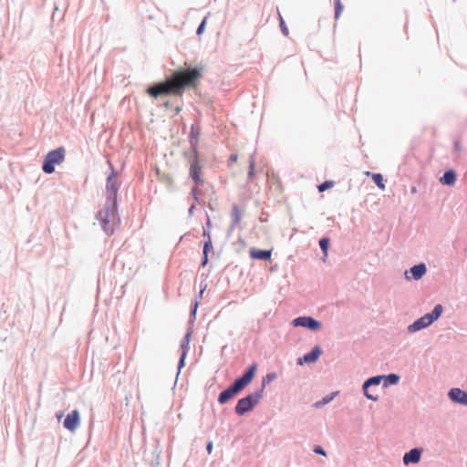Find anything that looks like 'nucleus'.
Masks as SVG:
<instances>
[{
  "label": "nucleus",
  "mask_w": 467,
  "mask_h": 467,
  "mask_svg": "<svg viewBox=\"0 0 467 467\" xmlns=\"http://www.w3.org/2000/svg\"><path fill=\"white\" fill-rule=\"evenodd\" d=\"M202 67L175 70L171 78L177 90L178 96H182L186 88H195L202 78Z\"/></svg>",
  "instance_id": "1"
},
{
  "label": "nucleus",
  "mask_w": 467,
  "mask_h": 467,
  "mask_svg": "<svg viewBox=\"0 0 467 467\" xmlns=\"http://www.w3.org/2000/svg\"><path fill=\"white\" fill-rule=\"evenodd\" d=\"M97 218L105 233L112 234L119 223L116 203L107 202L105 207L98 213Z\"/></svg>",
  "instance_id": "2"
},
{
  "label": "nucleus",
  "mask_w": 467,
  "mask_h": 467,
  "mask_svg": "<svg viewBox=\"0 0 467 467\" xmlns=\"http://www.w3.org/2000/svg\"><path fill=\"white\" fill-rule=\"evenodd\" d=\"M265 388V384H262L261 388L254 393L248 395L245 398L241 399L236 407L235 412L238 415H244V413L252 410L254 407L259 402L262 398V393Z\"/></svg>",
  "instance_id": "3"
},
{
  "label": "nucleus",
  "mask_w": 467,
  "mask_h": 467,
  "mask_svg": "<svg viewBox=\"0 0 467 467\" xmlns=\"http://www.w3.org/2000/svg\"><path fill=\"white\" fill-rule=\"evenodd\" d=\"M66 150L63 147L49 151L44 161L43 171L47 174H51L55 171V166L60 164L65 160Z\"/></svg>",
  "instance_id": "4"
},
{
  "label": "nucleus",
  "mask_w": 467,
  "mask_h": 467,
  "mask_svg": "<svg viewBox=\"0 0 467 467\" xmlns=\"http://www.w3.org/2000/svg\"><path fill=\"white\" fill-rule=\"evenodd\" d=\"M147 93L153 97L160 96H178L177 90L171 78L165 81L160 82L147 88Z\"/></svg>",
  "instance_id": "5"
},
{
  "label": "nucleus",
  "mask_w": 467,
  "mask_h": 467,
  "mask_svg": "<svg viewBox=\"0 0 467 467\" xmlns=\"http://www.w3.org/2000/svg\"><path fill=\"white\" fill-rule=\"evenodd\" d=\"M442 313V306L441 305H437L431 313H428L421 317L420 318L417 319L414 323L409 326L408 329L410 332H416L422 328L427 327L430 326L432 322H434L436 319L440 317V316Z\"/></svg>",
  "instance_id": "6"
},
{
  "label": "nucleus",
  "mask_w": 467,
  "mask_h": 467,
  "mask_svg": "<svg viewBox=\"0 0 467 467\" xmlns=\"http://www.w3.org/2000/svg\"><path fill=\"white\" fill-rule=\"evenodd\" d=\"M397 382L398 381H365L363 385L364 394L368 399L377 400L379 397L380 390Z\"/></svg>",
  "instance_id": "7"
},
{
  "label": "nucleus",
  "mask_w": 467,
  "mask_h": 467,
  "mask_svg": "<svg viewBox=\"0 0 467 467\" xmlns=\"http://www.w3.org/2000/svg\"><path fill=\"white\" fill-rule=\"evenodd\" d=\"M250 381H235L234 384L227 389L221 392L218 401L221 404L227 402L234 394L242 390Z\"/></svg>",
  "instance_id": "8"
},
{
  "label": "nucleus",
  "mask_w": 467,
  "mask_h": 467,
  "mask_svg": "<svg viewBox=\"0 0 467 467\" xmlns=\"http://www.w3.org/2000/svg\"><path fill=\"white\" fill-rule=\"evenodd\" d=\"M107 192H108V202H117V194H118V182H117V174L112 172L110 176H109L107 180L106 185Z\"/></svg>",
  "instance_id": "9"
},
{
  "label": "nucleus",
  "mask_w": 467,
  "mask_h": 467,
  "mask_svg": "<svg viewBox=\"0 0 467 467\" xmlns=\"http://www.w3.org/2000/svg\"><path fill=\"white\" fill-rule=\"evenodd\" d=\"M295 327H304L311 330H317L320 328L321 324L310 317H300L293 320Z\"/></svg>",
  "instance_id": "10"
},
{
  "label": "nucleus",
  "mask_w": 467,
  "mask_h": 467,
  "mask_svg": "<svg viewBox=\"0 0 467 467\" xmlns=\"http://www.w3.org/2000/svg\"><path fill=\"white\" fill-rule=\"evenodd\" d=\"M201 174L202 167L199 163L198 158L195 156L190 166V176L194 181L196 185L203 183V181L201 178Z\"/></svg>",
  "instance_id": "11"
},
{
  "label": "nucleus",
  "mask_w": 467,
  "mask_h": 467,
  "mask_svg": "<svg viewBox=\"0 0 467 467\" xmlns=\"http://www.w3.org/2000/svg\"><path fill=\"white\" fill-rule=\"evenodd\" d=\"M79 425V412L75 410L71 413L67 414L64 420V427L74 431Z\"/></svg>",
  "instance_id": "12"
},
{
  "label": "nucleus",
  "mask_w": 467,
  "mask_h": 467,
  "mask_svg": "<svg viewBox=\"0 0 467 467\" xmlns=\"http://www.w3.org/2000/svg\"><path fill=\"white\" fill-rule=\"evenodd\" d=\"M449 397L455 402L467 405V392L462 390L461 389H451L449 392Z\"/></svg>",
  "instance_id": "13"
},
{
  "label": "nucleus",
  "mask_w": 467,
  "mask_h": 467,
  "mask_svg": "<svg viewBox=\"0 0 467 467\" xmlns=\"http://www.w3.org/2000/svg\"><path fill=\"white\" fill-rule=\"evenodd\" d=\"M250 256L254 260H265L271 259L272 253L270 250H259L256 248H251L249 251Z\"/></svg>",
  "instance_id": "14"
},
{
  "label": "nucleus",
  "mask_w": 467,
  "mask_h": 467,
  "mask_svg": "<svg viewBox=\"0 0 467 467\" xmlns=\"http://www.w3.org/2000/svg\"><path fill=\"white\" fill-rule=\"evenodd\" d=\"M321 354V348L317 346L309 353L306 354L302 358L299 359V363H312L318 359Z\"/></svg>",
  "instance_id": "15"
},
{
  "label": "nucleus",
  "mask_w": 467,
  "mask_h": 467,
  "mask_svg": "<svg viewBox=\"0 0 467 467\" xmlns=\"http://www.w3.org/2000/svg\"><path fill=\"white\" fill-rule=\"evenodd\" d=\"M420 459V451L418 449H412L409 452L405 453L403 462L405 464L417 463Z\"/></svg>",
  "instance_id": "16"
},
{
  "label": "nucleus",
  "mask_w": 467,
  "mask_h": 467,
  "mask_svg": "<svg viewBox=\"0 0 467 467\" xmlns=\"http://www.w3.org/2000/svg\"><path fill=\"white\" fill-rule=\"evenodd\" d=\"M410 273L411 274L413 279L419 280L425 275L426 266L424 264L414 265L410 269Z\"/></svg>",
  "instance_id": "17"
},
{
  "label": "nucleus",
  "mask_w": 467,
  "mask_h": 467,
  "mask_svg": "<svg viewBox=\"0 0 467 467\" xmlns=\"http://www.w3.org/2000/svg\"><path fill=\"white\" fill-rule=\"evenodd\" d=\"M190 337H191V334L187 333L183 341L182 342L181 348H182V353L180 362H179V369L184 365V359H185V356H186V353H187V350L189 348Z\"/></svg>",
  "instance_id": "18"
},
{
  "label": "nucleus",
  "mask_w": 467,
  "mask_h": 467,
  "mask_svg": "<svg viewBox=\"0 0 467 467\" xmlns=\"http://www.w3.org/2000/svg\"><path fill=\"white\" fill-rule=\"evenodd\" d=\"M456 181V174L453 171H447L441 178L440 182L444 185H453Z\"/></svg>",
  "instance_id": "19"
},
{
  "label": "nucleus",
  "mask_w": 467,
  "mask_h": 467,
  "mask_svg": "<svg viewBox=\"0 0 467 467\" xmlns=\"http://www.w3.org/2000/svg\"><path fill=\"white\" fill-rule=\"evenodd\" d=\"M232 219H233V227H235L241 223L242 220V211L241 209L234 204L232 209Z\"/></svg>",
  "instance_id": "20"
},
{
  "label": "nucleus",
  "mask_w": 467,
  "mask_h": 467,
  "mask_svg": "<svg viewBox=\"0 0 467 467\" xmlns=\"http://www.w3.org/2000/svg\"><path fill=\"white\" fill-rule=\"evenodd\" d=\"M366 175L371 176L374 182L379 186V189L385 190V184L383 182V177L379 173H370L369 171L366 172Z\"/></svg>",
  "instance_id": "21"
},
{
  "label": "nucleus",
  "mask_w": 467,
  "mask_h": 467,
  "mask_svg": "<svg viewBox=\"0 0 467 467\" xmlns=\"http://www.w3.org/2000/svg\"><path fill=\"white\" fill-rule=\"evenodd\" d=\"M257 368L256 364H252L249 368L246 370V372L239 379H253L254 377L255 371Z\"/></svg>",
  "instance_id": "22"
},
{
  "label": "nucleus",
  "mask_w": 467,
  "mask_h": 467,
  "mask_svg": "<svg viewBox=\"0 0 467 467\" xmlns=\"http://www.w3.org/2000/svg\"><path fill=\"white\" fill-rule=\"evenodd\" d=\"M254 169H255V160L254 156H251L249 161V171H248V179L252 180L254 176Z\"/></svg>",
  "instance_id": "23"
},
{
  "label": "nucleus",
  "mask_w": 467,
  "mask_h": 467,
  "mask_svg": "<svg viewBox=\"0 0 467 467\" xmlns=\"http://www.w3.org/2000/svg\"><path fill=\"white\" fill-rule=\"evenodd\" d=\"M343 11V5L341 0H335V18L338 19Z\"/></svg>",
  "instance_id": "24"
},
{
  "label": "nucleus",
  "mask_w": 467,
  "mask_h": 467,
  "mask_svg": "<svg viewBox=\"0 0 467 467\" xmlns=\"http://www.w3.org/2000/svg\"><path fill=\"white\" fill-rule=\"evenodd\" d=\"M368 379H400V377L396 374L379 375L369 378Z\"/></svg>",
  "instance_id": "25"
},
{
  "label": "nucleus",
  "mask_w": 467,
  "mask_h": 467,
  "mask_svg": "<svg viewBox=\"0 0 467 467\" xmlns=\"http://www.w3.org/2000/svg\"><path fill=\"white\" fill-rule=\"evenodd\" d=\"M319 245H320V248L322 249L324 254L327 255V254L328 245H329V239L328 238H322L319 241Z\"/></svg>",
  "instance_id": "26"
},
{
  "label": "nucleus",
  "mask_w": 467,
  "mask_h": 467,
  "mask_svg": "<svg viewBox=\"0 0 467 467\" xmlns=\"http://www.w3.org/2000/svg\"><path fill=\"white\" fill-rule=\"evenodd\" d=\"M334 186V182L332 181H326L325 182L321 183L319 186H318V191L320 192L331 188Z\"/></svg>",
  "instance_id": "27"
},
{
  "label": "nucleus",
  "mask_w": 467,
  "mask_h": 467,
  "mask_svg": "<svg viewBox=\"0 0 467 467\" xmlns=\"http://www.w3.org/2000/svg\"><path fill=\"white\" fill-rule=\"evenodd\" d=\"M335 394H336V393H333L332 395H329V396H327V397L323 398L322 401L317 402V403L316 404V406H317V407H318V406H320V405H324V404L328 403L330 400H332V399H333V397H334V395H335Z\"/></svg>",
  "instance_id": "28"
},
{
  "label": "nucleus",
  "mask_w": 467,
  "mask_h": 467,
  "mask_svg": "<svg viewBox=\"0 0 467 467\" xmlns=\"http://www.w3.org/2000/svg\"><path fill=\"white\" fill-rule=\"evenodd\" d=\"M211 248H212V241L209 238V240L204 243V245H203V254H208V252H209V250Z\"/></svg>",
  "instance_id": "29"
},
{
  "label": "nucleus",
  "mask_w": 467,
  "mask_h": 467,
  "mask_svg": "<svg viewBox=\"0 0 467 467\" xmlns=\"http://www.w3.org/2000/svg\"><path fill=\"white\" fill-rule=\"evenodd\" d=\"M205 24H206V18H204L202 20V22L201 23V25L199 26V27L197 28V35H201L203 30H204V27H205Z\"/></svg>",
  "instance_id": "30"
},
{
  "label": "nucleus",
  "mask_w": 467,
  "mask_h": 467,
  "mask_svg": "<svg viewBox=\"0 0 467 467\" xmlns=\"http://www.w3.org/2000/svg\"><path fill=\"white\" fill-rule=\"evenodd\" d=\"M314 451H315L316 453H318V454H321V455H326L325 451L321 447H317V448H315Z\"/></svg>",
  "instance_id": "31"
},
{
  "label": "nucleus",
  "mask_w": 467,
  "mask_h": 467,
  "mask_svg": "<svg viewBox=\"0 0 467 467\" xmlns=\"http://www.w3.org/2000/svg\"><path fill=\"white\" fill-rule=\"evenodd\" d=\"M238 160V156L236 154H232L229 158V161L232 162H236Z\"/></svg>",
  "instance_id": "32"
},
{
  "label": "nucleus",
  "mask_w": 467,
  "mask_h": 467,
  "mask_svg": "<svg viewBox=\"0 0 467 467\" xmlns=\"http://www.w3.org/2000/svg\"><path fill=\"white\" fill-rule=\"evenodd\" d=\"M281 28H282L283 32H284L285 35H287V34H288L287 27L285 26V24H284V21H283V20L281 21Z\"/></svg>",
  "instance_id": "33"
},
{
  "label": "nucleus",
  "mask_w": 467,
  "mask_h": 467,
  "mask_svg": "<svg viewBox=\"0 0 467 467\" xmlns=\"http://www.w3.org/2000/svg\"><path fill=\"white\" fill-rule=\"evenodd\" d=\"M207 263H208V254H203L202 265L205 266L207 265Z\"/></svg>",
  "instance_id": "34"
},
{
  "label": "nucleus",
  "mask_w": 467,
  "mask_h": 467,
  "mask_svg": "<svg viewBox=\"0 0 467 467\" xmlns=\"http://www.w3.org/2000/svg\"><path fill=\"white\" fill-rule=\"evenodd\" d=\"M213 451V442L210 441L208 444H207V451L208 453H211Z\"/></svg>",
  "instance_id": "35"
},
{
  "label": "nucleus",
  "mask_w": 467,
  "mask_h": 467,
  "mask_svg": "<svg viewBox=\"0 0 467 467\" xmlns=\"http://www.w3.org/2000/svg\"><path fill=\"white\" fill-rule=\"evenodd\" d=\"M275 374L272 373V374L267 375L266 379H275Z\"/></svg>",
  "instance_id": "36"
},
{
  "label": "nucleus",
  "mask_w": 467,
  "mask_h": 467,
  "mask_svg": "<svg viewBox=\"0 0 467 467\" xmlns=\"http://www.w3.org/2000/svg\"><path fill=\"white\" fill-rule=\"evenodd\" d=\"M455 147H456L457 150H460V146H459L458 143L455 144Z\"/></svg>",
  "instance_id": "37"
},
{
  "label": "nucleus",
  "mask_w": 467,
  "mask_h": 467,
  "mask_svg": "<svg viewBox=\"0 0 467 467\" xmlns=\"http://www.w3.org/2000/svg\"><path fill=\"white\" fill-rule=\"evenodd\" d=\"M62 413L57 416L58 420L62 417Z\"/></svg>",
  "instance_id": "38"
}]
</instances>
